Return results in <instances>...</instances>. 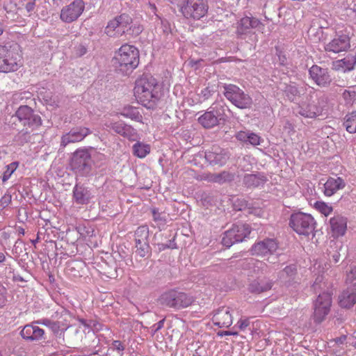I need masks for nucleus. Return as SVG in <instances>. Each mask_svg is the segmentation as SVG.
<instances>
[{
  "label": "nucleus",
  "mask_w": 356,
  "mask_h": 356,
  "mask_svg": "<svg viewBox=\"0 0 356 356\" xmlns=\"http://www.w3.org/2000/svg\"><path fill=\"white\" fill-rule=\"evenodd\" d=\"M165 321V318H163L161 321H159L158 323L154 324L150 327L152 334H154L159 330H160L161 328H163L164 326Z\"/></svg>",
  "instance_id": "603ef678"
},
{
  "label": "nucleus",
  "mask_w": 356,
  "mask_h": 356,
  "mask_svg": "<svg viewBox=\"0 0 356 356\" xmlns=\"http://www.w3.org/2000/svg\"><path fill=\"white\" fill-rule=\"evenodd\" d=\"M200 95L204 100L208 99L212 95V90L207 87L201 90Z\"/></svg>",
  "instance_id": "bf43d9fd"
},
{
  "label": "nucleus",
  "mask_w": 356,
  "mask_h": 356,
  "mask_svg": "<svg viewBox=\"0 0 356 356\" xmlns=\"http://www.w3.org/2000/svg\"><path fill=\"white\" fill-rule=\"evenodd\" d=\"M208 9L207 0H184L180 11L186 19L198 20L206 15Z\"/></svg>",
  "instance_id": "6e6552de"
},
{
  "label": "nucleus",
  "mask_w": 356,
  "mask_h": 356,
  "mask_svg": "<svg viewBox=\"0 0 356 356\" xmlns=\"http://www.w3.org/2000/svg\"><path fill=\"white\" fill-rule=\"evenodd\" d=\"M149 228L146 225L140 226L135 232V241L140 239V241H148Z\"/></svg>",
  "instance_id": "c03bdc74"
},
{
  "label": "nucleus",
  "mask_w": 356,
  "mask_h": 356,
  "mask_svg": "<svg viewBox=\"0 0 356 356\" xmlns=\"http://www.w3.org/2000/svg\"><path fill=\"white\" fill-rule=\"evenodd\" d=\"M261 138L254 133H249L248 143L252 145H259L261 143Z\"/></svg>",
  "instance_id": "3c124183"
},
{
  "label": "nucleus",
  "mask_w": 356,
  "mask_h": 356,
  "mask_svg": "<svg viewBox=\"0 0 356 356\" xmlns=\"http://www.w3.org/2000/svg\"><path fill=\"white\" fill-rule=\"evenodd\" d=\"M119 23L118 16L110 20L105 29V33L109 37H116L117 35L120 34V31H118Z\"/></svg>",
  "instance_id": "79ce46f5"
},
{
  "label": "nucleus",
  "mask_w": 356,
  "mask_h": 356,
  "mask_svg": "<svg viewBox=\"0 0 356 356\" xmlns=\"http://www.w3.org/2000/svg\"><path fill=\"white\" fill-rule=\"evenodd\" d=\"M79 321L85 327H90L92 325H95V323L92 321H87L83 318H79Z\"/></svg>",
  "instance_id": "69168bd1"
},
{
  "label": "nucleus",
  "mask_w": 356,
  "mask_h": 356,
  "mask_svg": "<svg viewBox=\"0 0 356 356\" xmlns=\"http://www.w3.org/2000/svg\"><path fill=\"white\" fill-rule=\"evenodd\" d=\"M309 78L321 88H328L332 81L330 70L317 65H313L309 69Z\"/></svg>",
  "instance_id": "2eb2a0df"
},
{
  "label": "nucleus",
  "mask_w": 356,
  "mask_h": 356,
  "mask_svg": "<svg viewBox=\"0 0 356 356\" xmlns=\"http://www.w3.org/2000/svg\"><path fill=\"white\" fill-rule=\"evenodd\" d=\"M236 202H238V206L234 204L238 210H243L246 206L247 202L244 200H237Z\"/></svg>",
  "instance_id": "338daca9"
},
{
  "label": "nucleus",
  "mask_w": 356,
  "mask_h": 356,
  "mask_svg": "<svg viewBox=\"0 0 356 356\" xmlns=\"http://www.w3.org/2000/svg\"><path fill=\"white\" fill-rule=\"evenodd\" d=\"M21 56L17 44L0 46V71L10 72L17 71L20 66Z\"/></svg>",
  "instance_id": "20e7f679"
},
{
  "label": "nucleus",
  "mask_w": 356,
  "mask_h": 356,
  "mask_svg": "<svg viewBox=\"0 0 356 356\" xmlns=\"http://www.w3.org/2000/svg\"><path fill=\"white\" fill-rule=\"evenodd\" d=\"M356 113H350L347 114L344 118L343 123L346 131L350 134L356 133Z\"/></svg>",
  "instance_id": "ea45409f"
},
{
  "label": "nucleus",
  "mask_w": 356,
  "mask_h": 356,
  "mask_svg": "<svg viewBox=\"0 0 356 356\" xmlns=\"http://www.w3.org/2000/svg\"><path fill=\"white\" fill-rule=\"evenodd\" d=\"M107 127L115 133L131 141H136L139 138L136 130L131 126L125 124L123 121L111 122Z\"/></svg>",
  "instance_id": "6ab92c4d"
},
{
  "label": "nucleus",
  "mask_w": 356,
  "mask_h": 356,
  "mask_svg": "<svg viewBox=\"0 0 356 356\" xmlns=\"http://www.w3.org/2000/svg\"><path fill=\"white\" fill-rule=\"evenodd\" d=\"M133 154L138 158H144L150 152V146L136 140V143L133 145Z\"/></svg>",
  "instance_id": "4c0bfd02"
},
{
  "label": "nucleus",
  "mask_w": 356,
  "mask_h": 356,
  "mask_svg": "<svg viewBox=\"0 0 356 356\" xmlns=\"http://www.w3.org/2000/svg\"><path fill=\"white\" fill-rule=\"evenodd\" d=\"M84 10L85 2L83 0H74L63 7L60 13V19L64 23H72L79 19Z\"/></svg>",
  "instance_id": "f8f14e48"
},
{
  "label": "nucleus",
  "mask_w": 356,
  "mask_h": 356,
  "mask_svg": "<svg viewBox=\"0 0 356 356\" xmlns=\"http://www.w3.org/2000/svg\"><path fill=\"white\" fill-rule=\"evenodd\" d=\"M35 321L26 325L20 332V335L27 341H40L44 339V330L35 325Z\"/></svg>",
  "instance_id": "4be33fe9"
},
{
  "label": "nucleus",
  "mask_w": 356,
  "mask_h": 356,
  "mask_svg": "<svg viewBox=\"0 0 356 356\" xmlns=\"http://www.w3.org/2000/svg\"><path fill=\"white\" fill-rule=\"evenodd\" d=\"M77 232L83 238L92 237L93 236L94 229L91 227L86 226H79L76 227Z\"/></svg>",
  "instance_id": "de8ad7c7"
},
{
  "label": "nucleus",
  "mask_w": 356,
  "mask_h": 356,
  "mask_svg": "<svg viewBox=\"0 0 356 356\" xmlns=\"http://www.w3.org/2000/svg\"><path fill=\"white\" fill-rule=\"evenodd\" d=\"M152 216L154 220L156 222H159L161 223H164L165 222V219L161 216V213L159 212V211L156 209H152Z\"/></svg>",
  "instance_id": "6e6d98bb"
},
{
  "label": "nucleus",
  "mask_w": 356,
  "mask_h": 356,
  "mask_svg": "<svg viewBox=\"0 0 356 356\" xmlns=\"http://www.w3.org/2000/svg\"><path fill=\"white\" fill-rule=\"evenodd\" d=\"M161 25L163 28V31L165 34H168L170 32V26L167 21L161 20Z\"/></svg>",
  "instance_id": "0e129e2a"
},
{
  "label": "nucleus",
  "mask_w": 356,
  "mask_h": 356,
  "mask_svg": "<svg viewBox=\"0 0 356 356\" xmlns=\"http://www.w3.org/2000/svg\"><path fill=\"white\" fill-rule=\"evenodd\" d=\"M347 281L353 283V286H356V266L352 268L347 275Z\"/></svg>",
  "instance_id": "864d4df0"
},
{
  "label": "nucleus",
  "mask_w": 356,
  "mask_h": 356,
  "mask_svg": "<svg viewBox=\"0 0 356 356\" xmlns=\"http://www.w3.org/2000/svg\"><path fill=\"white\" fill-rule=\"evenodd\" d=\"M227 112H229V109L222 100L216 102L198 118V122L208 129L224 124L228 118Z\"/></svg>",
  "instance_id": "7ed1b4c3"
},
{
  "label": "nucleus",
  "mask_w": 356,
  "mask_h": 356,
  "mask_svg": "<svg viewBox=\"0 0 356 356\" xmlns=\"http://www.w3.org/2000/svg\"><path fill=\"white\" fill-rule=\"evenodd\" d=\"M316 222L310 215L302 212L293 213L290 218L291 227L298 234L309 236L315 229Z\"/></svg>",
  "instance_id": "0eeeda50"
},
{
  "label": "nucleus",
  "mask_w": 356,
  "mask_h": 356,
  "mask_svg": "<svg viewBox=\"0 0 356 356\" xmlns=\"http://www.w3.org/2000/svg\"><path fill=\"white\" fill-rule=\"evenodd\" d=\"M356 303V287L347 289L339 296V305L343 308H350Z\"/></svg>",
  "instance_id": "7c9ffc66"
},
{
  "label": "nucleus",
  "mask_w": 356,
  "mask_h": 356,
  "mask_svg": "<svg viewBox=\"0 0 356 356\" xmlns=\"http://www.w3.org/2000/svg\"><path fill=\"white\" fill-rule=\"evenodd\" d=\"M87 52L86 47L83 44H79L76 47V54L79 56H82Z\"/></svg>",
  "instance_id": "052dcab7"
},
{
  "label": "nucleus",
  "mask_w": 356,
  "mask_h": 356,
  "mask_svg": "<svg viewBox=\"0 0 356 356\" xmlns=\"http://www.w3.org/2000/svg\"><path fill=\"white\" fill-rule=\"evenodd\" d=\"M238 325L241 330H244L250 325V322L248 319H241L238 321Z\"/></svg>",
  "instance_id": "680f3d73"
},
{
  "label": "nucleus",
  "mask_w": 356,
  "mask_h": 356,
  "mask_svg": "<svg viewBox=\"0 0 356 356\" xmlns=\"http://www.w3.org/2000/svg\"><path fill=\"white\" fill-rule=\"evenodd\" d=\"M15 117L24 127L35 130L42 125L40 116L27 105L20 106L16 111Z\"/></svg>",
  "instance_id": "9b49d317"
},
{
  "label": "nucleus",
  "mask_w": 356,
  "mask_h": 356,
  "mask_svg": "<svg viewBox=\"0 0 356 356\" xmlns=\"http://www.w3.org/2000/svg\"><path fill=\"white\" fill-rule=\"evenodd\" d=\"M345 186V181L342 178L330 177L324 184V194L326 196H332L337 191L343 188Z\"/></svg>",
  "instance_id": "c85d7f7f"
},
{
  "label": "nucleus",
  "mask_w": 356,
  "mask_h": 356,
  "mask_svg": "<svg viewBox=\"0 0 356 356\" xmlns=\"http://www.w3.org/2000/svg\"><path fill=\"white\" fill-rule=\"evenodd\" d=\"M35 323L44 325L48 327H49L53 332L58 333L60 330V323L57 321H53L48 318H43L35 321Z\"/></svg>",
  "instance_id": "37998d69"
},
{
  "label": "nucleus",
  "mask_w": 356,
  "mask_h": 356,
  "mask_svg": "<svg viewBox=\"0 0 356 356\" xmlns=\"http://www.w3.org/2000/svg\"><path fill=\"white\" fill-rule=\"evenodd\" d=\"M119 19V29L120 35L127 34L130 31L131 25L133 23L132 18L127 14L123 13L118 16Z\"/></svg>",
  "instance_id": "c9c22d12"
},
{
  "label": "nucleus",
  "mask_w": 356,
  "mask_h": 356,
  "mask_svg": "<svg viewBox=\"0 0 356 356\" xmlns=\"http://www.w3.org/2000/svg\"><path fill=\"white\" fill-rule=\"evenodd\" d=\"M159 93V88L134 90V95L138 102L147 108H153L156 106L160 98Z\"/></svg>",
  "instance_id": "dca6fc26"
},
{
  "label": "nucleus",
  "mask_w": 356,
  "mask_h": 356,
  "mask_svg": "<svg viewBox=\"0 0 356 356\" xmlns=\"http://www.w3.org/2000/svg\"><path fill=\"white\" fill-rule=\"evenodd\" d=\"M124 350V346L120 341H113L107 350L106 356H122Z\"/></svg>",
  "instance_id": "a19ab883"
},
{
  "label": "nucleus",
  "mask_w": 356,
  "mask_h": 356,
  "mask_svg": "<svg viewBox=\"0 0 356 356\" xmlns=\"http://www.w3.org/2000/svg\"><path fill=\"white\" fill-rule=\"evenodd\" d=\"M346 104H352L356 96L355 92L345 90L342 95Z\"/></svg>",
  "instance_id": "8fccbe9b"
},
{
  "label": "nucleus",
  "mask_w": 356,
  "mask_h": 356,
  "mask_svg": "<svg viewBox=\"0 0 356 356\" xmlns=\"http://www.w3.org/2000/svg\"><path fill=\"white\" fill-rule=\"evenodd\" d=\"M330 227L334 237L343 236L347 229V220L346 218L337 215L330 218Z\"/></svg>",
  "instance_id": "bb28decb"
},
{
  "label": "nucleus",
  "mask_w": 356,
  "mask_h": 356,
  "mask_svg": "<svg viewBox=\"0 0 356 356\" xmlns=\"http://www.w3.org/2000/svg\"><path fill=\"white\" fill-rule=\"evenodd\" d=\"M135 248L136 253L140 257H145L151 253V248L148 241H140V239H138L137 241H135Z\"/></svg>",
  "instance_id": "58836bf2"
},
{
  "label": "nucleus",
  "mask_w": 356,
  "mask_h": 356,
  "mask_svg": "<svg viewBox=\"0 0 356 356\" xmlns=\"http://www.w3.org/2000/svg\"><path fill=\"white\" fill-rule=\"evenodd\" d=\"M91 133L90 129L85 127L72 128L69 132L62 136L60 146L65 147L70 143L80 142Z\"/></svg>",
  "instance_id": "a211bd4d"
},
{
  "label": "nucleus",
  "mask_w": 356,
  "mask_h": 356,
  "mask_svg": "<svg viewBox=\"0 0 356 356\" xmlns=\"http://www.w3.org/2000/svg\"><path fill=\"white\" fill-rule=\"evenodd\" d=\"M35 129L23 127L14 137V141L19 145H24L31 142L32 137L35 135L33 134Z\"/></svg>",
  "instance_id": "72a5a7b5"
},
{
  "label": "nucleus",
  "mask_w": 356,
  "mask_h": 356,
  "mask_svg": "<svg viewBox=\"0 0 356 356\" xmlns=\"http://www.w3.org/2000/svg\"><path fill=\"white\" fill-rule=\"evenodd\" d=\"M249 133L250 132L242 131H239L236 134V138L237 140H238L241 142L248 143Z\"/></svg>",
  "instance_id": "4d7b16f0"
},
{
  "label": "nucleus",
  "mask_w": 356,
  "mask_h": 356,
  "mask_svg": "<svg viewBox=\"0 0 356 356\" xmlns=\"http://www.w3.org/2000/svg\"><path fill=\"white\" fill-rule=\"evenodd\" d=\"M297 273V268L295 265H289L286 266L282 271L279 273V278L280 281L286 286L292 285Z\"/></svg>",
  "instance_id": "2f4dec72"
},
{
  "label": "nucleus",
  "mask_w": 356,
  "mask_h": 356,
  "mask_svg": "<svg viewBox=\"0 0 356 356\" xmlns=\"http://www.w3.org/2000/svg\"><path fill=\"white\" fill-rule=\"evenodd\" d=\"M159 302L162 306L181 309L190 306L194 302V298L184 292L171 289L162 293Z\"/></svg>",
  "instance_id": "39448f33"
},
{
  "label": "nucleus",
  "mask_w": 356,
  "mask_h": 356,
  "mask_svg": "<svg viewBox=\"0 0 356 356\" xmlns=\"http://www.w3.org/2000/svg\"><path fill=\"white\" fill-rule=\"evenodd\" d=\"M277 54L278 56V60H279L280 64L281 65H286V60H287L286 56L282 51H279L278 53H277Z\"/></svg>",
  "instance_id": "e2e57ef3"
},
{
  "label": "nucleus",
  "mask_w": 356,
  "mask_h": 356,
  "mask_svg": "<svg viewBox=\"0 0 356 356\" xmlns=\"http://www.w3.org/2000/svg\"><path fill=\"white\" fill-rule=\"evenodd\" d=\"M326 98L323 96L309 103H303L298 107V113L309 118H315L322 114L326 104Z\"/></svg>",
  "instance_id": "4468645a"
},
{
  "label": "nucleus",
  "mask_w": 356,
  "mask_h": 356,
  "mask_svg": "<svg viewBox=\"0 0 356 356\" xmlns=\"http://www.w3.org/2000/svg\"><path fill=\"white\" fill-rule=\"evenodd\" d=\"M315 208L325 216L332 211V207L323 202L317 201L315 203Z\"/></svg>",
  "instance_id": "49530a36"
},
{
  "label": "nucleus",
  "mask_w": 356,
  "mask_h": 356,
  "mask_svg": "<svg viewBox=\"0 0 356 356\" xmlns=\"http://www.w3.org/2000/svg\"><path fill=\"white\" fill-rule=\"evenodd\" d=\"M273 282L269 278H257L252 280L248 285V291L252 293L259 294L272 289Z\"/></svg>",
  "instance_id": "a878e982"
},
{
  "label": "nucleus",
  "mask_w": 356,
  "mask_h": 356,
  "mask_svg": "<svg viewBox=\"0 0 356 356\" xmlns=\"http://www.w3.org/2000/svg\"><path fill=\"white\" fill-rule=\"evenodd\" d=\"M223 95L227 100L240 109L250 108L252 105V99L238 86L234 84H224L222 86Z\"/></svg>",
  "instance_id": "423d86ee"
},
{
  "label": "nucleus",
  "mask_w": 356,
  "mask_h": 356,
  "mask_svg": "<svg viewBox=\"0 0 356 356\" xmlns=\"http://www.w3.org/2000/svg\"><path fill=\"white\" fill-rule=\"evenodd\" d=\"M202 180L208 182L224 184L234 179V175L229 171L223 170L219 173H206L203 175Z\"/></svg>",
  "instance_id": "393cba45"
},
{
  "label": "nucleus",
  "mask_w": 356,
  "mask_h": 356,
  "mask_svg": "<svg viewBox=\"0 0 356 356\" xmlns=\"http://www.w3.org/2000/svg\"><path fill=\"white\" fill-rule=\"evenodd\" d=\"M350 47L348 34L341 31L337 32L334 38L325 46L326 51L340 53L346 51Z\"/></svg>",
  "instance_id": "f3484780"
},
{
  "label": "nucleus",
  "mask_w": 356,
  "mask_h": 356,
  "mask_svg": "<svg viewBox=\"0 0 356 356\" xmlns=\"http://www.w3.org/2000/svg\"><path fill=\"white\" fill-rule=\"evenodd\" d=\"M261 25L259 19L253 17H244L237 22L236 34L238 38H242L250 33L252 29L258 28Z\"/></svg>",
  "instance_id": "aec40b11"
},
{
  "label": "nucleus",
  "mask_w": 356,
  "mask_h": 356,
  "mask_svg": "<svg viewBox=\"0 0 356 356\" xmlns=\"http://www.w3.org/2000/svg\"><path fill=\"white\" fill-rule=\"evenodd\" d=\"M139 55V51L136 47L133 45L124 44L115 53L112 60L113 65L116 71L128 75L138 67Z\"/></svg>",
  "instance_id": "f03ea898"
},
{
  "label": "nucleus",
  "mask_w": 356,
  "mask_h": 356,
  "mask_svg": "<svg viewBox=\"0 0 356 356\" xmlns=\"http://www.w3.org/2000/svg\"><path fill=\"white\" fill-rule=\"evenodd\" d=\"M285 97L292 102H297L301 95L300 89L294 83L286 85L284 90Z\"/></svg>",
  "instance_id": "e433bc0d"
},
{
  "label": "nucleus",
  "mask_w": 356,
  "mask_h": 356,
  "mask_svg": "<svg viewBox=\"0 0 356 356\" xmlns=\"http://www.w3.org/2000/svg\"><path fill=\"white\" fill-rule=\"evenodd\" d=\"M212 322L219 327H229L232 324V316L229 307H222L215 311Z\"/></svg>",
  "instance_id": "5701e85b"
},
{
  "label": "nucleus",
  "mask_w": 356,
  "mask_h": 356,
  "mask_svg": "<svg viewBox=\"0 0 356 356\" xmlns=\"http://www.w3.org/2000/svg\"><path fill=\"white\" fill-rule=\"evenodd\" d=\"M265 176L258 174H246L243 177V183L248 188H255L266 183Z\"/></svg>",
  "instance_id": "473e14b6"
},
{
  "label": "nucleus",
  "mask_w": 356,
  "mask_h": 356,
  "mask_svg": "<svg viewBox=\"0 0 356 356\" xmlns=\"http://www.w3.org/2000/svg\"><path fill=\"white\" fill-rule=\"evenodd\" d=\"M356 65V54H349L342 59L333 61L332 68L335 71L343 72L352 71Z\"/></svg>",
  "instance_id": "b1692460"
},
{
  "label": "nucleus",
  "mask_w": 356,
  "mask_h": 356,
  "mask_svg": "<svg viewBox=\"0 0 356 356\" xmlns=\"http://www.w3.org/2000/svg\"><path fill=\"white\" fill-rule=\"evenodd\" d=\"M5 293L6 289L2 285H0V307H2L6 302Z\"/></svg>",
  "instance_id": "13d9d810"
},
{
  "label": "nucleus",
  "mask_w": 356,
  "mask_h": 356,
  "mask_svg": "<svg viewBox=\"0 0 356 356\" xmlns=\"http://www.w3.org/2000/svg\"><path fill=\"white\" fill-rule=\"evenodd\" d=\"M265 264L263 262H261L260 261L254 260V259H250L248 261V267L254 268V270L257 271L258 273L263 268V266Z\"/></svg>",
  "instance_id": "09e8293b"
},
{
  "label": "nucleus",
  "mask_w": 356,
  "mask_h": 356,
  "mask_svg": "<svg viewBox=\"0 0 356 356\" xmlns=\"http://www.w3.org/2000/svg\"><path fill=\"white\" fill-rule=\"evenodd\" d=\"M18 165L17 162H13L6 165V170L4 171L2 176V181L6 182L15 171Z\"/></svg>",
  "instance_id": "a18cd8bd"
},
{
  "label": "nucleus",
  "mask_w": 356,
  "mask_h": 356,
  "mask_svg": "<svg viewBox=\"0 0 356 356\" xmlns=\"http://www.w3.org/2000/svg\"><path fill=\"white\" fill-rule=\"evenodd\" d=\"M323 276H318L312 285V289L318 296L314 302V321L321 323L328 314L332 305V289L327 283L323 281Z\"/></svg>",
  "instance_id": "f257e3e1"
},
{
  "label": "nucleus",
  "mask_w": 356,
  "mask_h": 356,
  "mask_svg": "<svg viewBox=\"0 0 356 356\" xmlns=\"http://www.w3.org/2000/svg\"><path fill=\"white\" fill-rule=\"evenodd\" d=\"M155 88H159L156 79L149 74H143L136 81L134 90H145V88L147 90Z\"/></svg>",
  "instance_id": "c756f323"
},
{
  "label": "nucleus",
  "mask_w": 356,
  "mask_h": 356,
  "mask_svg": "<svg viewBox=\"0 0 356 356\" xmlns=\"http://www.w3.org/2000/svg\"><path fill=\"white\" fill-rule=\"evenodd\" d=\"M251 232L250 227L247 224H234L223 234L222 244L229 248L236 243L242 242L248 238Z\"/></svg>",
  "instance_id": "9d476101"
},
{
  "label": "nucleus",
  "mask_w": 356,
  "mask_h": 356,
  "mask_svg": "<svg viewBox=\"0 0 356 356\" xmlns=\"http://www.w3.org/2000/svg\"><path fill=\"white\" fill-rule=\"evenodd\" d=\"M120 114L124 118H130L136 122H142L143 120V116L140 113L138 108L132 106H126L123 107L120 112Z\"/></svg>",
  "instance_id": "f704fd0d"
},
{
  "label": "nucleus",
  "mask_w": 356,
  "mask_h": 356,
  "mask_svg": "<svg viewBox=\"0 0 356 356\" xmlns=\"http://www.w3.org/2000/svg\"><path fill=\"white\" fill-rule=\"evenodd\" d=\"M231 156L229 151L218 145H213L204 152L206 161L212 166L225 165Z\"/></svg>",
  "instance_id": "ddd939ff"
},
{
  "label": "nucleus",
  "mask_w": 356,
  "mask_h": 356,
  "mask_svg": "<svg viewBox=\"0 0 356 356\" xmlns=\"http://www.w3.org/2000/svg\"><path fill=\"white\" fill-rule=\"evenodd\" d=\"M92 158L89 149H77L70 159V166L73 171L81 175H88L92 167Z\"/></svg>",
  "instance_id": "1a4fd4ad"
},
{
  "label": "nucleus",
  "mask_w": 356,
  "mask_h": 356,
  "mask_svg": "<svg viewBox=\"0 0 356 356\" xmlns=\"http://www.w3.org/2000/svg\"><path fill=\"white\" fill-rule=\"evenodd\" d=\"M276 241L272 238H266L252 245L250 251L252 255H266L273 254L277 249Z\"/></svg>",
  "instance_id": "412c9836"
},
{
  "label": "nucleus",
  "mask_w": 356,
  "mask_h": 356,
  "mask_svg": "<svg viewBox=\"0 0 356 356\" xmlns=\"http://www.w3.org/2000/svg\"><path fill=\"white\" fill-rule=\"evenodd\" d=\"M92 195L88 188L76 184L73 188V200L77 204H87L90 202Z\"/></svg>",
  "instance_id": "cd10ccee"
},
{
  "label": "nucleus",
  "mask_w": 356,
  "mask_h": 356,
  "mask_svg": "<svg viewBox=\"0 0 356 356\" xmlns=\"http://www.w3.org/2000/svg\"><path fill=\"white\" fill-rule=\"evenodd\" d=\"M143 31V27L140 25H131L130 31L127 33L133 36H138Z\"/></svg>",
  "instance_id": "5fc2aeb1"
},
{
  "label": "nucleus",
  "mask_w": 356,
  "mask_h": 356,
  "mask_svg": "<svg viewBox=\"0 0 356 356\" xmlns=\"http://www.w3.org/2000/svg\"><path fill=\"white\" fill-rule=\"evenodd\" d=\"M346 339H347V336L346 335H341L339 337L335 338L334 339V341L337 344H343L345 343V341H346Z\"/></svg>",
  "instance_id": "774afa93"
}]
</instances>
